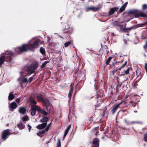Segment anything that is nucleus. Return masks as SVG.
I'll list each match as a JSON object with an SVG mask.
<instances>
[{
  "instance_id": "52",
  "label": "nucleus",
  "mask_w": 147,
  "mask_h": 147,
  "mask_svg": "<svg viewBox=\"0 0 147 147\" xmlns=\"http://www.w3.org/2000/svg\"><path fill=\"white\" fill-rule=\"evenodd\" d=\"M108 134V131H106L104 133V134H105V136H108V135L107 134Z\"/></svg>"
},
{
  "instance_id": "9",
  "label": "nucleus",
  "mask_w": 147,
  "mask_h": 147,
  "mask_svg": "<svg viewBox=\"0 0 147 147\" xmlns=\"http://www.w3.org/2000/svg\"><path fill=\"white\" fill-rule=\"evenodd\" d=\"M39 106L36 105H32L31 107V114L32 116H34L36 115V111H38L39 110Z\"/></svg>"
},
{
  "instance_id": "16",
  "label": "nucleus",
  "mask_w": 147,
  "mask_h": 147,
  "mask_svg": "<svg viewBox=\"0 0 147 147\" xmlns=\"http://www.w3.org/2000/svg\"><path fill=\"white\" fill-rule=\"evenodd\" d=\"M35 96L32 95L29 98V101L31 104H33V105H36L37 104V102L35 100L34 98Z\"/></svg>"
},
{
  "instance_id": "36",
  "label": "nucleus",
  "mask_w": 147,
  "mask_h": 147,
  "mask_svg": "<svg viewBox=\"0 0 147 147\" xmlns=\"http://www.w3.org/2000/svg\"><path fill=\"white\" fill-rule=\"evenodd\" d=\"M71 43V41H69L68 42H65L64 44V46L65 47H68L69 45Z\"/></svg>"
},
{
  "instance_id": "61",
  "label": "nucleus",
  "mask_w": 147,
  "mask_h": 147,
  "mask_svg": "<svg viewBox=\"0 0 147 147\" xmlns=\"http://www.w3.org/2000/svg\"><path fill=\"white\" fill-rule=\"evenodd\" d=\"M7 126H9V124L8 123L7 124Z\"/></svg>"
},
{
  "instance_id": "7",
  "label": "nucleus",
  "mask_w": 147,
  "mask_h": 147,
  "mask_svg": "<svg viewBox=\"0 0 147 147\" xmlns=\"http://www.w3.org/2000/svg\"><path fill=\"white\" fill-rule=\"evenodd\" d=\"M10 130L8 129L4 130L2 132L1 134V139L5 141L10 135Z\"/></svg>"
},
{
  "instance_id": "14",
  "label": "nucleus",
  "mask_w": 147,
  "mask_h": 147,
  "mask_svg": "<svg viewBox=\"0 0 147 147\" xmlns=\"http://www.w3.org/2000/svg\"><path fill=\"white\" fill-rule=\"evenodd\" d=\"M17 106L16 103L14 102H13L9 104V107L10 110L11 111H13L14 109L16 108Z\"/></svg>"
},
{
  "instance_id": "55",
  "label": "nucleus",
  "mask_w": 147,
  "mask_h": 147,
  "mask_svg": "<svg viewBox=\"0 0 147 147\" xmlns=\"http://www.w3.org/2000/svg\"><path fill=\"white\" fill-rule=\"evenodd\" d=\"M99 128L98 127H97L95 128L94 129L96 130H98Z\"/></svg>"
},
{
  "instance_id": "2",
  "label": "nucleus",
  "mask_w": 147,
  "mask_h": 147,
  "mask_svg": "<svg viewBox=\"0 0 147 147\" xmlns=\"http://www.w3.org/2000/svg\"><path fill=\"white\" fill-rule=\"evenodd\" d=\"M15 54L12 51H7L3 54L0 57V66L5 61L7 62H10L14 57Z\"/></svg>"
},
{
  "instance_id": "56",
  "label": "nucleus",
  "mask_w": 147,
  "mask_h": 147,
  "mask_svg": "<svg viewBox=\"0 0 147 147\" xmlns=\"http://www.w3.org/2000/svg\"><path fill=\"white\" fill-rule=\"evenodd\" d=\"M116 91L117 93L119 92V89H116Z\"/></svg>"
},
{
  "instance_id": "46",
  "label": "nucleus",
  "mask_w": 147,
  "mask_h": 147,
  "mask_svg": "<svg viewBox=\"0 0 147 147\" xmlns=\"http://www.w3.org/2000/svg\"><path fill=\"white\" fill-rule=\"evenodd\" d=\"M144 68L147 73V62L145 63Z\"/></svg>"
},
{
  "instance_id": "22",
  "label": "nucleus",
  "mask_w": 147,
  "mask_h": 147,
  "mask_svg": "<svg viewBox=\"0 0 147 147\" xmlns=\"http://www.w3.org/2000/svg\"><path fill=\"white\" fill-rule=\"evenodd\" d=\"M26 109L24 107H20L19 110V112L22 114H24L26 113Z\"/></svg>"
},
{
  "instance_id": "3",
  "label": "nucleus",
  "mask_w": 147,
  "mask_h": 147,
  "mask_svg": "<svg viewBox=\"0 0 147 147\" xmlns=\"http://www.w3.org/2000/svg\"><path fill=\"white\" fill-rule=\"evenodd\" d=\"M42 44V42L39 39H37L34 40L32 43L27 44L29 50L34 51V50L38 48Z\"/></svg>"
},
{
  "instance_id": "64",
  "label": "nucleus",
  "mask_w": 147,
  "mask_h": 147,
  "mask_svg": "<svg viewBox=\"0 0 147 147\" xmlns=\"http://www.w3.org/2000/svg\"><path fill=\"white\" fill-rule=\"evenodd\" d=\"M102 138H104V137H102Z\"/></svg>"
},
{
  "instance_id": "38",
  "label": "nucleus",
  "mask_w": 147,
  "mask_h": 147,
  "mask_svg": "<svg viewBox=\"0 0 147 147\" xmlns=\"http://www.w3.org/2000/svg\"><path fill=\"white\" fill-rule=\"evenodd\" d=\"M99 97H101V95L100 94V92H97V95H96V96L95 97V98L96 99H98Z\"/></svg>"
},
{
  "instance_id": "18",
  "label": "nucleus",
  "mask_w": 147,
  "mask_h": 147,
  "mask_svg": "<svg viewBox=\"0 0 147 147\" xmlns=\"http://www.w3.org/2000/svg\"><path fill=\"white\" fill-rule=\"evenodd\" d=\"M127 2H126L119 9V12L120 13H121L125 10V8L127 5Z\"/></svg>"
},
{
  "instance_id": "48",
  "label": "nucleus",
  "mask_w": 147,
  "mask_h": 147,
  "mask_svg": "<svg viewBox=\"0 0 147 147\" xmlns=\"http://www.w3.org/2000/svg\"><path fill=\"white\" fill-rule=\"evenodd\" d=\"M93 117H88V120H89V121H92L93 120Z\"/></svg>"
},
{
  "instance_id": "28",
  "label": "nucleus",
  "mask_w": 147,
  "mask_h": 147,
  "mask_svg": "<svg viewBox=\"0 0 147 147\" xmlns=\"http://www.w3.org/2000/svg\"><path fill=\"white\" fill-rule=\"evenodd\" d=\"M40 120L42 122L47 123V122L49 121V118L47 117H44L41 119Z\"/></svg>"
},
{
  "instance_id": "31",
  "label": "nucleus",
  "mask_w": 147,
  "mask_h": 147,
  "mask_svg": "<svg viewBox=\"0 0 147 147\" xmlns=\"http://www.w3.org/2000/svg\"><path fill=\"white\" fill-rule=\"evenodd\" d=\"M129 105L130 107H135L136 106V104L135 103H134L133 102L131 101L129 102Z\"/></svg>"
},
{
  "instance_id": "58",
  "label": "nucleus",
  "mask_w": 147,
  "mask_h": 147,
  "mask_svg": "<svg viewBox=\"0 0 147 147\" xmlns=\"http://www.w3.org/2000/svg\"><path fill=\"white\" fill-rule=\"evenodd\" d=\"M98 132V131H97L96 132V133L95 134V135L97 136V134Z\"/></svg>"
},
{
  "instance_id": "50",
  "label": "nucleus",
  "mask_w": 147,
  "mask_h": 147,
  "mask_svg": "<svg viewBox=\"0 0 147 147\" xmlns=\"http://www.w3.org/2000/svg\"><path fill=\"white\" fill-rule=\"evenodd\" d=\"M119 71L118 70V69L116 70H115L112 71V73L113 74V75H114L115 72L116 71Z\"/></svg>"
},
{
  "instance_id": "4",
  "label": "nucleus",
  "mask_w": 147,
  "mask_h": 147,
  "mask_svg": "<svg viewBox=\"0 0 147 147\" xmlns=\"http://www.w3.org/2000/svg\"><path fill=\"white\" fill-rule=\"evenodd\" d=\"M28 50L27 44H23L21 46L18 47L15 49L16 53L18 54L26 52Z\"/></svg>"
},
{
  "instance_id": "35",
  "label": "nucleus",
  "mask_w": 147,
  "mask_h": 147,
  "mask_svg": "<svg viewBox=\"0 0 147 147\" xmlns=\"http://www.w3.org/2000/svg\"><path fill=\"white\" fill-rule=\"evenodd\" d=\"M49 61H45L43 63L42 65H41L40 66V67L41 68H44L46 66V65L49 62Z\"/></svg>"
},
{
  "instance_id": "60",
  "label": "nucleus",
  "mask_w": 147,
  "mask_h": 147,
  "mask_svg": "<svg viewBox=\"0 0 147 147\" xmlns=\"http://www.w3.org/2000/svg\"><path fill=\"white\" fill-rule=\"evenodd\" d=\"M118 63H122V62H118Z\"/></svg>"
},
{
  "instance_id": "27",
  "label": "nucleus",
  "mask_w": 147,
  "mask_h": 147,
  "mask_svg": "<svg viewBox=\"0 0 147 147\" xmlns=\"http://www.w3.org/2000/svg\"><path fill=\"white\" fill-rule=\"evenodd\" d=\"M39 110L38 111V112L40 113L45 115H47V113L44 110L41 109L40 106H39Z\"/></svg>"
},
{
  "instance_id": "54",
  "label": "nucleus",
  "mask_w": 147,
  "mask_h": 147,
  "mask_svg": "<svg viewBox=\"0 0 147 147\" xmlns=\"http://www.w3.org/2000/svg\"><path fill=\"white\" fill-rule=\"evenodd\" d=\"M124 42L125 43V45H126L127 44V41L126 40H124Z\"/></svg>"
},
{
  "instance_id": "40",
  "label": "nucleus",
  "mask_w": 147,
  "mask_h": 147,
  "mask_svg": "<svg viewBox=\"0 0 147 147\" xmlns=\"http://www.w3.org/2000/svg\"><path fill=\"white\" fill-rule=\"evenodd\" d=\"M144 140L147 142V131L145 133L144 137Z\"/></svg>"
},
{
  "instance_id": "59",
  "label": "nucleus",
  "mask_w": 147,
  "mask_h": 147,
  "mask_svg": "<svg viewBox=\"0 0 147 147\" xmlns=\"http://www.w3.org/2000/svg\"><path fill=\"white\" fill-rule=\"evenodd\" d=\"M138 71H136V74L137 76L138 75Z\"/></svg>"
},
{
  "instance_id": "39",
  "label": "nucleus",
  "mask_w": 147,
  "mask_h": 147,
  "mask_svg": "<svg viewBox=\"0 0 147 147\" xmlns=\"http://www.w3.org/2000/svg\"><path fill=\"white\" fill-rule=\"evenodd\" d=\"M143 48L146 52H147V41H146V44L143 46Z\"/></svg>"
},
{
  "instance_id": "43",
  "label": "nucleus",
  "mask_w": 147,
  "mask_h": 147,
  "mask_svg": "<svg viewBox=\"0 0 147 147\" xmlns=\"http://www.w3.org/2000/svg\"><path fill=\"white\" fill-rule=\"evenodd\" d=\"M36 74H35V75H34V76H32V77H31L29 78V80H28V81L29 82H32V80L34 78V76H35Z\"/></svg>"
},
{
  "instance_id": "8",
  "label": "nucleus",
  "mask_w": 147,
  "mask_h": 147,
  "mask_svg": "<svg viewBox=\"0 0 147 147\" xmlns=\"http://www.w3.org/2000/svg\"><path fill=\"white\" fill-rule=\"evenodd\" d=\"M65 27H63V33L71 34L73 31V28L70 27V25L67 24H65Z\"/></svg>"
},
{
  "instance_id": "25",
  "label": "nucleus",
  "mask_w": 147,
  "mask_h": 147,
  "mask_svg": "<svg viewBox=\"0 0 147 147\" xmlns=\"http://www.w3.org/2000/svg\"><path fill=\"white\" fill-rule=\"evenodd\" d=\"M71 127V125H69L67 127L66 129V130H65V133H64V135L63 136L64 138L66 137V136L67 134L68 133L69 130Z\"/></svg>"
},
{
  "instance_id": "12",
  "label": "nucleus",
  "mask_w": 147,
  "mask_h": 147,
  "mask_svg": "<svg viewBox=\"0 0 147 147\" xmlns=\"http://www.w3.org/2000/svg\"><path fill=\"white\" fill-rule=\"evenodd\" d=\"M147 11H146V12H142L141 11L140 12L136 13L135 14V17L136 18H139L140 17H146L147 18Z\"/></svg>"
},
{
  "instance_id": "57",
  "label": "nucleus",
  "mask_w": 147,
  "mask_h": 147,
  "mask_svg": "<svg viewBox=\"0 0 147 147\" xmlns=\"http://www.w3.org/2000/svg\"><path fill=\"white\" fill-rule=\"evenodd\" d=\"M124 121H125V122L126 123H127V124H128V123L127 121L126 120V119H125V120H124Z\"/></svg>"
},
{
  "instance_id": "24",
  "label": "nucleus",
  "mask_w": 147,
  "mask_h": 147,
  "mask_svg": "<svg viewBox=\"0 0 147 147\" xmlns=\"http://www.w3.org/2000/svg\"><path fill=\"white\" fill-rule=\"evenodd\" d=\"M138 12V10L137 9H133L129 10L128 11V14L129 15H133L136 14Z\"/></svg>"
},
{
  "instance_id": "49",
  "label": "nucleus",
  "mask_w": 147,
  "mask_h": 147,
  "mask_svg": "<svg viewBox=\"0 0 147 147\" xmlns=\"http://www.w3.org/2000/svg\"><path fill=\"white\" fill-rule=\"evenodd\" d=\"M20 98H18L16 99V101L18 103H19L20 102Z\"/></svg>"
},
{
  "instance_id": "33",
  "label": "nucleus",
  "mask_w": 147,
  "mask_h": 147,
  "mask_svg": "<svg viewBox=\"0 0 147 147\" xmlns=\"http://www.w3.org/2000/svg\"><path fill=\"white\" fill-rule=\"evenodd\" d=\"M102 6V4L101 3L98 4V6L97 7H96V9L97 11H98L100 9H101Z\"/></svg>"
},
{
  "instance_id": "23",
  "label": "nucleus",
  "mask_w": 147,
  "mask_h": 147,
  "mask_svg": "<svg viewBox=\"0 0 147 147\" xmlns=\"http://www.w3.org/2000/svg\"><path fill=\"white\" fill-rule=\"evenodd\" d=\"M17 126L20 129H24L25 127V125L22 122H20L19 124H17Z\"/></svg>"
},
{
  "instance_id": "34",
  "label": "nucleus",
  "mask_w": 147,
  "mask_h": 147,
  "mask_svg": "<svg viewBox=\"0 0 147 147\" xmlns=\"http://www.w3.org/2000/svg\"><path fill=\"white\" fill-rule=\"evenodd\" d=\"M112 58V57H109L108 59H107L106 62V64L107 65L109 64V63L110 62Z\"/></svg>"
},
{
  "instance_id": "53",
  "label": "nucleus",
  "mask_w": 147,
  "mask_h": 147,
  "mask_svg": "<svg viewBox=\"0 0 147 147\" xmlns=\"http://www.w3.org/2000/svg\"><path fill=\"white\" fill-rule=\"evenodd\" d=\"M104 101V99H100V103L101 104V103H102Z\"/></svg>"
},
{
  "instance_id": "62",
  "label": "nucleus",
  "mask_w": 147,
  "mask_h": 147,
  "mask_svg": "<svg viewBox=\"0 0 147 147\" xmlns=\"http://www.w3.org/2000/svg\"><path fill=\"white\" fill-rule=\"evenodd\" d=\"M146 145V144H144V146H145V145Z\"/></svg>"
},
{
  "instance_id": "44",
  "label": "nucleus",
  "mask_w": 147,
  "mask_h": 147,
  "mask_svg": "<svg viewBox=\"0 0 147 147\" xmlns=\"http://www.w3.org/2000/svg\"><path fill=\"white\" fill-rule=\"evenodd\" d=\"M61 143L60 140H59L58 141L56 147H61Z\"/></svg>"
},
{
  "instance_id": "26",
  "label": "nucleus",
  "mask_w": 147,
  "mask_h": 147,
  "mask_svg": "<svg viewBox=\"0 0 147 147\" xmlns=\"http://www.w3.org/2000/svg\"><path fill=\"white\" fill-rule=\"evenodd\" d=\"M15 97V96L14 95L13 92H11L9 94L8 96V100H13Z\"/></svg>"
},
{
  "instance_id": "13",
  "label": "nucleus",
  "mask_w": 147,
  "mask_h": 147,
  "mask_svg": "<svg viewBox=\"0 0 147 147\" xmlns=\"http://www.w3.org/2000/svg\"><path fill=\"white\" fill-rule=\"evenodd\" d=\"M99 140L98 138H95L94 139L92 142V147H99Z\"/></svg>"
},
{
  "instance_id": "5",
  "label": "nucleus",
  "mask_w": 147,
  "mask_h": 147,
  "mask_svg": "<svg viewBox=\"0 0 147 147\" xmlns=\"http://www.w3.org/2000/svg\"><path fill=\"white\" fill-rule=\"evenodd\" d=\"M127 64V62L126 61L123 64L121 65L120 67L118 68V70L119 71L117 72V74L119 76H122L125 74L127 75L129 74V68H130V67H129L125 70H124V71H121V70L124 68Z\"/></svg>"
},
{
  "instance_id": "29",
  "label": "nucleus",
  "mask_w": 147,
  "mask_h": 147,
  "mask_svg": "<svg viewBox=\"0 0 147 147\" xmlns=\"http://www.w3.org/2000/svg\"><path fill=\"white\" fill-rule=\"evenodd\" d=\"M40 52L43 55H44L46 53V51L45 49L43 47H41L40 49Z\"/></svg>"
},
{
  "instance_id": "6",
  "label": "nucleus",
  "mask_w": 147,
  "mask_h": 147,
  "mask_svg": "<svg viewBox=\"0 0 147 147\" xmlns=\"http://www.w3.org/2000/svg\"><path fill=\"white\" fill-rule=\"evenodd\" d=\"M36 98L39 101L42 102L46 107V109L48 110V108L49 106L50 102L49 100L47 98H44L41 94L38 95L37 96Z\"/></svg>"
},
{
  "instance_id": "41",
  "label": "nucleus",
  "mask_w": 147,
  "mask_h": 147,
  "mask_svg": "<svg viewBox=\"0 0 147 147\" xmlns=\"http://www.w3.org/2000/svg\"><path fill=\"white\" fill-rule=\"evenodd\" d=\"M51 124V123H50L48 125L47 127H46V128H45V131H48V130L49 129L50 127Z\"/></svg>"
},
{
  "instance_id": "21",
  "label": "nucleus",
  "mask_w": 147,
  "mask_h": 147,
  "mask_svg": "<svg viewBox=\"0 0 147 147\" xmlns=\"http://www.w3.org/2000/svg\"><path fill=\"white\" fill-rule=\"evenodd\" d=\"M86 11H92L94 12L96 11L97 10L96 9V7H87L86 8Z\"/></svg>"
},
{
  "instance_id": "30",
  "label": "nucleus",
  "mask_w": 147,
  "mask_h": 147,
  "mask_svg": "<svg viewBox=\"0 0 147 147\" xmlns=\"http://www.w3.org/2000/svg\"><path fill=\"white\" fill-rule=\"evenodd\" d=\"M45 130L39 131L37 133V135L39 136H40L41 135L45 133Z\"/></svg>"
},
{
  "instance_id": "20",
  "label": "nucleus",
  "mask_w": 147,
  "mask_h": 147,
  "mask_svg": "<svg viewBox=\"0 0 147 147\" xmlns=\"http://www.w3.org/2000/svg\"><path fill=\"white\" fill-rule=\"evenodd\" d=\"M120 22L118 21H115L112 23L113 25L114 26H119L120 28H122L123 26L120 25Z\"/></svg>"
},
{
  "instance_id": "1",
  "label": "nucleus",
  "mask_w": 147,
  "mask_h": 147,
  "mask_svg": "<svg viewBox=\"0 0 147 147\" xmlns=\"http://www.w3.org/2000/svg\"><path fill=\"white\" fill-rule=\"evenodd\" d=\"M38 65L37 63H33L30 64V65L26 66L24 67V70H23V71L20 72L21 74V77L18 79V80H20L21 77L22 76V73L25 71H26L27 72L25 73V76H30L32 74L35 72V71L38 68Z\"/></svg>"
},
{
  "instance_id": "10",
  "label": "nucleus",
  "mask_w": 147,
  "mask_h": 147,
  "mask_svg": "<svg viewBox=\"0 0 147 147\" xmlns=\"http://www.w3.org/2000/svg\"><path fill=\"white\" fill-rule=\"evenodd\" d=\"M144 25V24H137L135 26H133L129 28H123L122 29V30L123 32L125 33L128 32L129 31H130L132 29L137 28L139 27H141V26H143Z\"/></svg>"
},
{
  "instance_id": "11",
  "label": "nucleus",
  "mask_w": 147,
  "mask_h": 147,
  "mask_svg": "<svg viewBox=\"0 0 147 147\" xmlns=\"http://www.w3.org/2000/svg\"><path fill=\"white\" fill-rule=\"evenodd\" d=\"M123 102L117 104L115 105H114L113 107V108L111 111V112L112 115H114L115 113L116 112L119 108V106Z\"/></svg>"
},
{
  "instance_id": "42",
  "label": "nucleus",
  "mask_w": 147,
  "mask_h": 147,
  "mask_svg": "<svg viewBox=\"0 0 147 147\" xmlns=\"http://www.w3.org/2000/svg\"><path fill=\"white\" fill-rule=\"evenodd\" d=\"M22 81L23 83H28V80L26 78H22Z\"/></svg>"
},
{
  "instance_id": "15",
  "label": "nucleus",
  "mask_w": 147,
  "mask_h": 147,
  "mask_svg": "<svg viewBox=\"0 0 147 147\" xmlns=\"http://www.w3.org/2000/svg\"><path fill=\"white\" fill-rule=\"evenodd\" d=\"M119 9V7H115L111 8L109 11L108 15L110 16L113 14Z\"/></svg>"
},
{
  "instance_id": "63",
  "label": "nucleus",
  "mask_w": 147,
  "mask_h": 147,
  "mask_svg": "<svg viewBox=\"0 0 147 147\" xmlns=\"http://www.w3.org/2000/svg\"><path fill=\"white\" fill-rule=\"evenodd\" d=\"M60 37V38H63V37H61V36H59Z\"/></svg>"
},
{
  "instance_id": "19",
  "label": "nucleus",
  "mask_w": 147,
  "mask_h": 147,
  "mask_svg": "<svg viewBox=\"0 0 147 147\" xmlns=\"http://www.w3.org/2000/svg\"><path fill=\"white\" fill-rule=\"evenodd\" d=\"M70 86L71 88L69 90V92L68 94V97L70 99L71 98L73 91V86L72 85V84L70 85Z\"/></svg>"
},
{
  "instance_id": "32",
  "label": "nucleus",
  "mask_w": 147,
  "mask_h": 147,
  "mask_svg": "<svg viewBox=\"0 0 147 147\" xmlns=\"http://www.w3.org/2000/svg\"><path fill=\"white\" fill-rule=\"evenodd\" d=\"M142 11H144L147 9V5L146 4H144L142 5Z\"/></svg>"
},
{
  "instance_id": "47",
  "label": "nucleus",
  "mask_w": 147,
  "mask_h": 147,
  "mask_svg": "<svg viewBox=\"0 0 147 147\" xmlns=\"http://www.w3.org/2000/svg\"><path fill=\"white\" fill-rule=\"evenodd\" d=\"M121 86V84H119L117 85L116 86V89H119Z\"/></svg>"
},
{
  "instance_id": "37",
  "label": "nucleus",
  "mask_w": 147,
  "mask_h": 147,
  "mask_svg": "<svg viewBox=\"0 0 147 147\" xmlns=\"http://www.w3.org/2000/svg\"><path fill=\"white\" fill-rule=\"evenodd\" d=\"M22 120L23 121H26L28 120V117L27 115L23 117L22 118Z\"/></svg>"
},
{
  "instance_id": "51",
  "label": "nucleus",
  "mask_w": 147,
  "mask_h": 147,
  "mask_svg": "<svg viewBox=\"0 0 147 147\" xmlns=\"http://www.w3.org/2000/svg\"><path fill=\"white\" fill-rule=\"evenodd\" d=\"M101 104L100 103L98 104V105H96L95 107V109L96 110V108L97 107H99L101 105Z\"/></svg>"
},
{
  "instance_id": "45",
  "label": "nucleus",
  "mask_w": 147,
  "mask_h": 147,
  "mask_svg": "<svg viewBox=\"0 0 147 147\" xmlns=\"http://www.w3.org/2000/svg\"><path fill=\"white\" fill-rule=\"evenodd\" d=\"M28 126V128L29 130V132H30V129H31L32 128V127L29 124H28L27 125Z\"/></svg>"
},
{
  "instance_id": "17",
  "label": "nucleus",
  "mask_w": 147,
  "mask_h": 147,
  "mask_svg": "<svg viewBox=\"0 0 147 147\" xmlns=\"http://www.w3.org/2000/svg\"><path fill=\"white\" fill-rule=\"evenodd\" d=\"M47 123H43L41 124L38 125L36 126V128L38 129H42L45 128L47 126Z\"/></svg>"
}]
</instances>
